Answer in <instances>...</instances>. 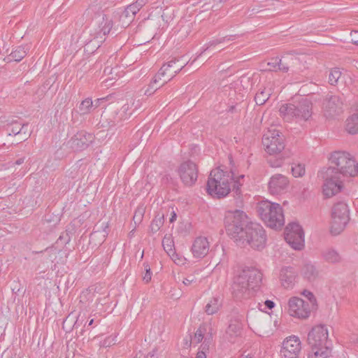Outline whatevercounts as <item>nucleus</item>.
Returning <instances> with one entry per match:
<instances>
[{
	"instance_id": "40",
	"label": "nucleus",
	"mask_w": 358,
	"mask_h": 358,
	"mask_svg": "<svg viewBox=\"0 0 358 358\" xmlns=\"http://www.w3.org/2000/svg\"><path fill=\"white\" fill-rule=\"evenodd\" d=\"M280 64V58L278 57H273L266 64H263V71H277L278 66Z\"/></svg>"
},
{
	"instance_id": "45",
	"label": "nucleus",
	"mask_w": 358,
	"mask_h": 358,
	"mask_svg": "<svg viewBox=\"0 0 358 358\" xmlns=\"http://www.w3.org/2000/svg\"><path fill=\"white\" fill-rule=\"evenodd\" d=\"M291 170L292 175L296 178L301 177L305 173V166L301 164H294L292 166Z\"/></svg>"
},
{
	"instance_id": "18",
	"label": "nucleus",
	"mask_w": 358,
	"mask_h": 358,
	"mask_svg": "<svg viewBox=\"0 0 358 358\" xmlns=\"http://www.w3.org/2000/svg\"><path fill=\"white\" fill-rule=\"evenodd\" d=\"M179 62L180 59L173 58L166 64H164L159 70L163 73L162 76L164 78V83L169 82L188 64V62L186 63L182 62L178 64Z\"/></svg>"
},
{
	"instance_id": "7",
	"label": "nucleus",
	"mask_w": 358,
	"mask_h": 358,
	"mask_svg": "<svg viewBox=\"0 0 358 358\" xmlns=\"http://www.w3.org/2000/svg\"><path fill=\"white\" fill-rule=\"evenodd\" d=\"M250 222L247 215L243 210H229L225 214L224 224L227 233L236 241L241 237L245 226Z\"/></svg>"
},
{
	"instance_id": "6",
	"label": "nucleus",
	"mask_w": 358,
	"mask_h": 358,
	"mask_svg": "<svg viewBox=\"0 0 358 358\" xmlns=\"http://www.w3.org/2000/svg\"><path fill=\"white\" fill-rule=\"evenodd\" d=\"M331 163L335 166L334 173L346 177H354L357 173L358 162L355 157L345 151H335L331 154Z\"/></svg>"
},
{
	"instance_id": "61",
	"label": "nucleus",
	"mask_w": 358,
	"mask_h": 358,
	"mask_svg": "<svg viewBox=\"0 0 358 358\" xmlns=\"http://www.w3.org/2000/svg\"><path fill=\"white\" fill-rule=\"evenodd\" d=\"M93 322H94V320H93V319H92V320L89 322L88 325H89V326L92 325V324H93Z\"/></svg>"
},
{
	"instance_id": "46",
	"label": "nucleus",
	"mask_w": 358,
	"mask_h": 358,
	"mask_svg": "<svg viewBox=\"0 0 358 358\" xmlns=\"http://www.w3.org/2000/svg\"><path fill=\"white\" fill-rule=\"evenodd\" d=\"M213 339V336L211 332H208V335L205 337V340L203 341V343L200 346L199 351H203L206 354L209 350V344L211 342Z\"/></svg>"
},
{
	"instance_id": "37",
	"label": "nucleus",
	"mask_w": 358,
	"mask_h": 358,
	"mask_svg": "<svg viewBox=\"0 0 358 358\" xmlns=\"http://www.w3.org/2000/svg\"><path fill=\"white\" fill-rule=\"evenodd\" d=\"M164 215L157 214L152 220L150 228L152 233L157 232L160 228L164 225Z\"/></svg>"
},
{
	"instance_id": "54",
	"label": "nucleus",
	"mask_w": 358,
	"mask_h": 358,
	"mask_svg": "<svg viewBox=\"0 0 358 358\" xmlns=\"http://www.w3.org/2000/svg\"><path fill=\"white\" fill-rule=\"evenodd\" d=\"M264 306L266 308L271 310L275 306V303L271 300H266L264 301Z\"/></svg>"
},
{
	"instance_id": "11",
	"label": "nucleus",
	"mask_w": 358,
	"mask_h": 358,
	"mask_svg": "<svg viewBox=\"0 0 358 358\" xmlns=\"http://www.w3.org/2000/svg\"><path fill=\"white\" fill-rule=\"evenodd\" d=\"M343 96L328 93L322 101V111L327 118H334L343 112Z\"/></svg>"
},
{
	"instance_id": "28",
	"label": "nucleus",
	"mask_w": 358,
	"mask_h": 358,
	"mask_svg": "<svg viewBox=\"0 0 358 358\" xmlns=\"http://www.w3.org/2000/svg\"><path fill=\"white\" fill-rule=\"evenodd\" d=\"M322 257L325 262L331 264L339 263L342 260L340 254L333 248H327L323 250Z\"/></svg>"
},
{
	"instance_id": "58",
	"label": "nucleus",
	"mask_w": 358,
	"mask_h": 358,
	"mask_svg": "<svg viewBox=\"0 0 358 358\" xmlns=\"http://www.w3.org/2000/svg\"><path fill=\"white\" fill-rule=\"evenodd\" d=\"M24 162V157H22L15 161V164L20 165Z\"/></svg>"
},
{
	"instance_id": "21",
	"label": "nucleus",
	"mask_w": 358,
	"mask_h": 358,
	"mask_svg": "<svg viewBox=\"0 0 358 358\" xmlns=\"http://www.w3.org/2000/svg\"><path fill=\"white\" fill-rule=\"evenodd\" d=\"M162 246L166 252L176 264L182 265L185 264L186 259L182 257H179V255L176 252L174 242L170 236L166 235L164 237L162 240Z\"/></svg>"
},
{
	"instance_id": "47",
	"label": "nucleus",
	"mask_w": 358,
	"mask_h": 358,
	"mask_svg": "<svg viewBox=\"0 0 358 358\" xmlns=\"http://www.w3.org/2000/svg\"><path fill=\"white\" fill-rule=\"evenodd\" d=\"M144 215V209L142 207H138L133 217V220L134 222L135 225L139 224L143 220V217Z\"/></svg>"
},
{
	"instance_id": "56",
	"label": "nucleus",
	"mask_w": 358,
	"mask_h": 358,
	"mask_svg": "<svg viewBox=\"0 0 358 358\" xmlns=\"http://www.w3.org/2000/svg\"><path fill=\"white\" fill-rule=\"evenodd\" d=\"M240 83L241 84H243V83L249 84L250 83V78H247V77H241L240 78Z\"/></svg>"
},
{
	"instance_id": "49",
	"label": "nucleus",
	"mask_w": 358,
	"mask_h": 358,
	"mask_svg": "<svg viewBox=\"0 0 358 358\" xmlns=\"http://www.w3.org/2000/svg\"><path fill=\"white\" fill-rule=\"evenodd\" d=\"M196 282V278L193 275H189V276L184 278L182 280V283L186 286L191 285L193 283H195Z\"/></svg>"
},
{
	"instance_id": "1",
	"label": "nucleus",
	"mask_w": 358,
	"mask_h": 358,
	"mask_svg": "<svg viewBox=\"0 0 358 358\" xmlns=\"http://www.w3.org/2000/svg\"><path fill=\"white\" fill-rule=\"evenodd\" d=\"M244 175L236 177L234 171H224L220 167L211 170L206 184V191L209 195L216 199L227 196L231 190V185L234 182L233 191L236 195L241 194L242 184L240 179L244 178Z\"/></svg>"
},
{
	"instance_id": "55",
	"label": "nucleus",
	"mask_w": 358,
	"mask_h": 358,
	"mask_svg": "<svg viewBox=\"0 0 358 358\" xmlns=\"http://www.w3.org/2000/svg\"><path fill=\"white\" fill-rule=\"evenodd\" d=\"M195 358H206V354L203 351H198Z\"/></svg>"
},
{
	"instance_id": "63",
	"label": "nucleus",
	"mask_w": 358,
	"mask_h": 358,
	"mask_svg": "<svg viewBox=\"0 0 358 358\" xmlns=\"http://www.w3.org/2000/svg\"><path fill=\"white\" fill-rule=\"evenodd\" d=\"M22 132H23L24 134H26L27 131H26V129H24Z\"/></svg>"
},
{
	"instance_id": "36",
	"label": "nucleus",
	"mask_w": 358,
	"mask_h": 358,
	"mask_svg": "<svg viewBox=\"0 0 358 358\" xmlns=\"http://www.w3.org/2000/svg\"><path fill=\"white\" fill-rule=\"evenodd\" d=\"M284 160L285 155L283 153L280 152V154L270 155V157L267 159V162L271 167L278 168L283 164Z\"/></svg>"
},
{
	"instance_id": "39",
	"label": "nucleus",
	"mask_w": 358,
	"mask_h": 358,
	"mask_svg": "<svg viewBox=\"0 0 358 358\" xmlns=\"http://www.w3.org/2000/svg\"><path fill=\"white\" fill-rule=\"evenodd\" d=\"M271 96L270 90H260L255 96L256 104L262 106L266 103Z\"/></svg>"
},
{
	"instance_id": "17",
	"label": "nucleus",
	"mask_w": 358,
	"mask_h": 358,
	"mask_svg": "<svg viewBox=\"0 0 358 358\" xmlns=\"http://www.w3.org/2000/svg\"><path fill=\"white\" fill-rule=\"evenodd\" d=\"M301 350L300 339L295 336L286 338L280 350L282 358H298Z\"/></svg>"
},
{
	"instance_id": "52",
	"label": "nucleus",
	"mask_w": 358,
	"mask_h": 358,
	"mask_svg": "<svg viewBox=\"0 0 358 358\" xmlns=\"http://www.w3.org/2000/svg\"><path fill=\"white\" fill-rule=\"evenodd\" d=\"M109 98V96H107L106 97H102V98H99V99H97L94 101V109L98 108L101 103L103 102V101H107Z\"/></svg>"
},
{
	"instance_id": "31",
	"label": "nucleus",
	"mask_w": 358,
	"mask_h": 358,
	"mask_svg": "<svg viewBox=\"0 0 358 358\" xmlns=\"http://www.w3.org/2000/svg\"><path fill=\"white\" fill-rule=\"evenodd\" d=\"M208 330H210V327L207 324H202L199 326L198 329L194 333L192 342L195 345L199 344L203 340H205V337L208 335Z\"/></svg>"
},
{
	"instance_id": "44",
	"label": "nucleus",
	"mask_w": 358,
	"mask_h": 358,
	"mask_svg": "<svg viewBox=\"0 0 358 358\" xmlns=\"http://www.w3.org/2000/svg\"><path fill=\"white\" fill-rule=\"evenodd\" d=\"M27 127V124H22L21 123L18 122H13L11 124V125L8 127V130L10 131L9 134H11L14 135L19 134L22 133V130L25 129Z\"/></svg>"
},
{
	"instance_id": "64",
	"label": "nucleus",
	"mask_w": 358,
	"mask_h": 358,
	"mask_svg": "<svg viewBox=\"0 0 358 358\" xmlns=\"http://www.w3.org/2000/svg\"><path fill=\"white\" fill-rule=\"evenodd\" d=\"M8 358H15V357H13V356H10V357H9Z\"/></svg>"
},
{
	"instance_id": "3",
	"label": "nucleus",
	"mask_w": 358,
	"mask_h": 358,
	"mask_svg": "<svg viewBox=\"0 0 358 358\" xmlns=\"http://www.w3.org/2000/svg\"><path fill=\"white\" fill-rule=\"evenodd\" d=\"M279 113L287 122H291L294 119L307 121L313 114V103L308 98L302 97L294 103L282 105Z\"/></svg>"
},
{
	"instance_id": "30",
	"label": "nucleus",
	"mask_w": 358,
	"mask_h": 358,
	"mask_svg": "<svg viewBox=\"0 0 358 358\" xmlns=\"http://www.w3.org/2000/svg\"><path fill=\"white\" fill-rule=\"evenodd\" d=\"M345 130L350 134L358 133V113L348 117L345 121Z\"/></svg>"
},
{
	"instance_id": "33",
	"label": "nucleus",
	"mask_w": 358,
	"mask_h": 358,
	"mask_svg": "<svg viewBox=\"0 0 358 358\" xmlns=\"http://www.w3.org/2000/svg\"><path fill=\"white\" fill-rule=\"evenodd\" d=\"M94 109V103L91 98L83 100L78 106V113L80 115L90 114Z\"/></svg>"
},
{
	"instance_id": "8",
	"label": "nucleus",
	"mask_w": 358,
	"mask_h": 358,
	"mask_svg": "<svg viewBox=\"0 0 358 358\" xmlns=\"http://www.w3.org/2000/svg\"><path fill=\"white\" fill-rule=\"evenodd\" d=\"M238 241H245L251 248L255 250H262L266 243V235L265 230L259 224L250 222L245 226V231L238 238Z\"/></svg>"
},
{
	"instance_id": "14",
	"label": "nucleus",
	"mask_w": 358,
	"mask_h": 358,
	"mask_svg": "<svg viewBox=\"0 0 358 358\" xmlns=\"http://www.w3.org/2000/svg\"><path fill=\"white\" fill-rule=\"evenodd\" d=\"M286 242L294 250H301L304 245V234L297 223L289 224L285 231Z\"/></svg>"
},
{
	"instance_id": "19",
	"label": "nucleus",
	"mask_w": 358,
	"mask_h": 358,
	"mask_svg": "<svg viewBox=\"0 0 358 358\" xmlns=\"http://www.w3.org/2000/svg\"><path fill=\"white\" fill-rule=\"evenodd\" d=\"M94 137L91 134L81 131L76 134L70 140L71 147L75 150L86 149L93 141Z\"/></svg>"
},
{
	"instance_id": "12",
	"label": "nucleus",
	"mask_w": 358,
	"mask_h": 358,
	"mask_svg": "<svg viewBox=\"0 0 358 358\" xmlns=\"http://www.w3.org/2000/svg\"><path fill=\"white\" fill-rule=\"evenodd\" d=\"M113 26V20L109 16L105 14L99 15L95 19L94 27L91 34L93 38L90 42H96L99 47L105 41L106 36L110 33Z\"/></svg>"
},
{
	"instance_id": "27",
	"label": "nucleus",
	"mask_w": 358,
	"mask_h": 358,
	"mask_svg": "<svg viewBox=\"0 0 358 358\" xmlns=\"http://www.w3.org/2000/svg\"><path fill=\"white\" fill-rule=\"evenodd\" d=\"M148 0H136L134 3L129 5L121 15V17L129 18L131 20L134 15L144 6Z\"/></svg>"
},
{
	"instance_id": "62",
	"label": "nucleus",
	"mask_w": 358,
	"mask_h": 358,
	"mask_svg": "<svg viewBox=\"0 0 358 358\" xmlns=\"http://www.w3.org/2000/svg\"><path fill=\"white\" fill-rule=\"evenodd\" d=\"M242 358H253V357L252 356L248 355V356H245V357H242Z\"/></svg>"
},
{
	"instance_id": "25",
	"label": "nucleus",
	"mask_w": 358,
	"mask_h": 358,
	"mask_svg": "<svg viewBox=\"0 0 358 358\" xmlns=\"http://www.w3.org/2000/svg\"><path fill=\"white\" fill-rule=\"evenodd\" d=\"M243 324L242 322L238 320H233L230 321V323L227 329L226 334L227 338L230 342H234V338L240 336L242 332Z\"/></svg>"
},
{
	"instance_id": "29",
	"label": "nucleus",
	"mask_w": 358,
	"mask_h": 358,
	"mask_svg": "<svg viewBox=\"0 0 358 358\" xmlns=\"http://www.w3.org/2000/svg\"><path fill=\"white\" fill-rule=\"evenodd\" d=\"M297 62V59L292 55H287L280 59V64L278 66V71L283 73L289 71L290 68L293 67L295 63Z\"/></svg>"
},
{
	"instance_id": "9",
	"label": "nucleus",
	"mask_w": 358,
	"mask_h": 358,
	"mask_svg": "<svg viewBox=\"0 0 358 358\" xmlns=\"http://www.w3.org/2000/svg\"><path fill=\"white\" fill-rule=\"evenodd\" d=\"M264 149L269 155L280 154L285 149L284 136L275 127H271L266 131L262 137Z\"/></svg>"
},
{
	"instance_id": "5",
	"label": "nucleus",
	"mask_w": 358,
	"mask_h": 358,
	"mask_svg": "<svg viewBox=\"0 0 358 358\" xmlns=\"http://www.w3.org/2000/svg\"><path fill=\"white\" fill-rule=\"evenodd\" d=\"M257 212L264 223L272 229L281 228L285 224V217L280 204L268 201L258 203Z\"/></svg>"
},
{
	"instance_id": "41",
	"label": "nucleus",
	"mask_w": 358,
	"mask_h": 358,
	"mask_svg": "<svg viewBox=\"0 0 358 358\" xmlns=\"http://www.w3.org/2000/svg\"><path fill=\"white\" fill-rule=\"evenodd\" d=\"M236 35H229V36H224V37H222L220 38L213 40L206 45V48H205V50H208L212 46H215L220 43H224L226 41H233V40L236 39Z\"/></svg>"
},
{
	"instance_id": "38",
	"label": "nucleus",
	"mask_w": 358,
	"mask_h": 358,
	"mask_svg": "<svg viewBox=\"0 0 358 358\" xmlns=\"http://www.w3.org/2000/svg\"><path fill=\"white\" fill-rule=\"evenodd\" d=\"M131 107L129 103H126L122 106L120 110L117 113V120L115 122H119L122 120L128 119L131 115Z\"/></svg>"
},
{
	"instance_id": "50",
	"label": "nucleus",
	"mask_w": 358,
	"mask_h": 358,
	"mask_svg": "<svg viewBox=\"0 0 358 358\" xmlns=\"http://www.w3.org/2000/svg\"><path fill=\"white\" fill-rule=\"evenodd\" d=\"M350 38L352 43L358 45V31H352L350 33Z\"/></svg>"
},
{
	"instance_id": "59",
	"label": "nucleus",
	"mask_w": 358,
	"mask_h": 358,
	"mask_svg": "<svg viewBox=\"0 0 358 358\" xmlns=\"http://www.w3.org/2000/svg\"><path fill=\"white\" fill-rule=\"evenodd\" d=\"M176 214L175 213V212H173V215L170 219V222H173L176 220Z\"/></svg>"
},
{
	"instance_id": "16",
	"label": "nucleus",
	"mask_w": 358,
	"mask_h": 358,
	"mask_svg": "<svg viewBox=\"0 0 358 358\" xmlns=\"http://www.w3.org/2000/svg\"><path fill=\"white\" fill-rule=\"evenodd\" d=\"M324 180L323 184V193L327 197H331L338 193L341 189V182L338 175L334 173V169L327 168L323 173Z\"/></svg>"
},
{
	"instance_id": "26",
	"label": "nucleus",
	"mask_w": 358,
	"mask_h": 358,
	"mask_svg": "<svg viewBox=\"0 0 358 358\" xmlns=\"http://www.w3.org/2000/svg\"><path fill=\"white\" fill-rule=\"evenodd\" d=\"M108 223L99 222L94 227L93 232L90 234V240H95L100 237V241L103 243L108 234Z\"/></svg>"
},
{
	"instance_id": "20",
	"label": "nucleus",
	"mask_w": 358,
	"mask_h": 358,
	"mask_svg": "<svg viewBox=\"0 0 358 358\" xmlns=\"http://www.w3.org/2000/svg\"><path fill=\"white\" fill-rule=\"evenodd\" d=\"M289 184L288 178L282 174L273 175L268 182V189L272 194H279L285 192Z\"/></svg>"
},
{
	"instance_id": "48",
	"label": "nucleus",
	"mask_w": 358,
	"mask_h": 358,
	"mask_svg": "<svg viewBox=\"0 0 358 358\" xmlns=\"http://www.w3.org/2000/svg\"><path fill=\"white\" fill-rule=\"evenodd\" d=\"M143 266L145 270V273L144 275L143 276V280L145 283H148L151 280V278H152V272L150 271V266L148 265V264L144 263Z\"/></svg>"
},
{
	"instance_id": "22",
	"label": "nucleus",
	"mask_w": 358,
	"mask_h": 358,
	"mask_svg": "<svg viewBox=\"0 0 358 358\" xmlns=\"http://www.w3.org/2000/svg\"><path fill=\"white\" fill-rule=\"evenodd\" d=\"M209 242L206 237H197L192 246L193 255L197 258L204 257L209 251Z\"/></svg>"
},
{
	"instance_id": "13",
	"label": "nucleus",
	"mask_w": 358,
	"mask_h": 358,
	"mask_svg": "<svg viewBox=\"0 0 358 358\" xmlns=\"http://www.w3.org/2000/svg\"><path fill=\"white\" fill-rule=\"evenodd\" d=\"M177 173L184 185L192 187L197 181L199 169L194 162L187 160L180 164Z\"/></svg>"
},
{
	"instance_id": "23",
	"label": "nucleus",
	"mask_w": 358,
	"mask_h": 358,
	"mask_svg": "<svg viewBox=\"0 0 358 358\" xmlns=\"http://www.w3.org/2000/svg\"><path fill=\"white\" fill-rule=\"evenodd\" d=\"M296 278V272L291 266L284 267L280 272V280L285 288H290L293 286Z\"/></svg>"
},
{
	"instance_id": "51",
	"label": "nucleus",
	"mask_w": 358,
	"mask_h": 358,
	"mask_svg": "<svg viewBox=\"0 0 358 358\" xmlns=\"http://www.w3.org/2000/svg\"><path fill=\"white\" fill-rule=\"evenodd\" d=\"M303 294L306 295L308 298V299H309L308 302H310V306H313L314 305L315 301V299L314 295L313 294V293L309 292V291L305 290L303 292Z\"/></svg>"
},
{
	"instance_id": "60",
	"label": "nucleus",
	"mask_w": 358,
	"mask_h": 358,
	"mask_svg": "<svg viewBox=\"0 0 358 358\" xmlns=\"http://www.w3.org/2000/svg\"><path fill=\"white\" fill-rule=\"evenodd\" d=\"M203 8H204L203 10H208L211 8V6L210 4H205L203 6Z\"/></svg>"
},
{
	"instance_id": "53",
	"label": "nucleus",
	"mask_w": 358,
	"mask_h": 358,
	"mask_svg": "<svg viewBox=\"0 0 358 358\" xmlns=\"http://www.w3.org/2000/svg\"><path fill=\"white\" fill-rule=\"evenodd\" d=\"M103 287H101V285H94L91 287H90L89 290L90 292H97L101 293V289H102Z\"/></svg>"
},
{
	"instance_id": "42",
	"label": "nucleus",
	"mask_w": 358,
	"mask_h": 358,
	"mask_svg": "<svg viewBox=\"0 0 358 358\" xmlns=\"http://www.w3.org/2000/svg\"><path fill=\"white\" fill-rule=\"evenodd\" d=\"M113 71H116V69L106 67L104 69V74L105 75H108V76L111 75L112 76L111 77H108V78H106L103 81V83L105 84L106 87H108L109 85H112L113 84V83H112L111 81H113L114 80H116V77L117 76V73L115 72V76H113V74H114L113 73Z\"/></svg>"
},
{
	"instance_id": "10",
	"label": "nucleus",
	"mask_w": 358,
	"mask_h": 358,
	"mask_svg": "<svg viewBox=\"0 0 358 358\" xmlns=\"http://www.w3.org/2000/svg\"><path fill=\"white\" fill-rule=\"evenodd\" d=\"M349 220L348 205L342 201L336 203L332 208L331 233L333 235L339 234L345 229Z\"/></svg>"
},
{
	"instance_id": "34",
	"label": "nucleus",
	"mask_w": 358,
	"mask_h": 358,
	"mask_svg": "<svg viewBox=\"0 0 358 358\" xmlns=\"http://www.w3.org/2000/svg\"><path fill=\"white\" fill-rule=\"evenodd\" d=\"M28 49L25 46H18L10 54V60L21 61L27 54Z\"/></svg>"
},
{
	"instance_id": "4",
	"label": "nucleus",
	"mask_w": 358,
	"mask_h": 358,
	"mask_svg": "<svg viewBox=\"0 0 358 358\" xmlns=\"http://www.w3.org/2000/svg\"><path fill=\"white\" fill-rule=\"evenodd\" d=\"M308 343L313 351L309 358H327L330 354L327 346L328 331L324 325H317L308 334Z\"/></svg>"
},
{
	"instance_id": "2",
	"label": "nucleus",
	"mask_w": 358,
	"mask_h": 358,
	"mask_svg": "<svg viewBox=\"0 0 358 358\" xmlns=\"http://www.w3.org/2000/svg\"><path fill=\"white\" fill-rule=\"evenodd\" d=\"M262 273L255 268H246L234 275L231 286V293L237 299L248 297L250 290L261 282Z\"/></svg>"
},
{
	"instance_id": "43",
	"label": "nucleus",
	"mask_w": 358,
	"mask_h": 358,
	"mask_svg": "<svg viewBox=\"0 0 358 358\" xmlns=\"http://www.w3.org/2000/svg\"><path fill=\"white\" fill-rule=\"evenodd\" d=\"M341 76V71L338 68L331 69L329 75V83L331 85H336Z\"/></svg>"
},
{
	"instance_id": "15",
	"label": "nucleus",
	"mask_w": 358,
	"mask_h": 358,
	"mask_svg": "<svg viewBox=\"0 0 358 358\" xmlns=\"http://www.w3.org/2000/svg\"><path fill=\"white\" fill-rule=\"evenodd\" d=\"M310 302L299 297H292L288 301V313L290 316L299 319L308 318L311 312Z\"/></svg>"
},
{
	"instance_id": "32",
	"label": "nucleus",
	"mask_w": 358,
	"mask_h": 358,
	"mask_svg": "<svg viewBox=\"0 0 358 358\" xmlns=\"http://www.w3.org/2000/svg\"><path fill=\"white\" fill-rule=\"evenodd\" d=\"M302 275L308 281H314L319 275L315 266L311 264H306L302 268Z\"/></svg>"
},
{
	"instance_id": "35",
	"label": "nucleus",
	"mask_w": 358,
	"mask_h": 358,
	"mask_svg": "<svg viewBox=\"0 0 358 358\" xmlns=\"http://www.w3.org/2000/svg\"><path fill=\"white\" fill-rule=\"evenodd\" d=\"M221 306V303L218 298H213L206 304L205 311L208 315H213L216 313Z\"/></svg>"
},
{
	"instance_id": "57",
	"label": "nucleus",
	"mask_w": 358,
	"mask_h": 358,
	"mask_svg": "<svg viewBox=\"0 0 358 358\" xmlns=\"http://www.w3.org/2000/svg\"><path fill=\"white\" fill-rule=\"evenodd\" d=\"M155 354H156V350H152V352H150L147 355L146 358H153L155 357Z\"/></svg>"
},
{
	"instance_id": "24",
	"label": "nucleus",
	"mask_w": 358,
	"mask_h": 358,
	"mask_svg": "<svg viewBox=\"0 0 358 358\" xmlns=\"http://www.w3.org/2000/svg\"><path fill=\"white\" fill-rule=\"evenodd\" d=\"M162 71H158L153 77L147 88L145 90L144 94L150 96L153 94L158 89L164 86L166 83H164Z\"/></svg>"
}]
</instances>
